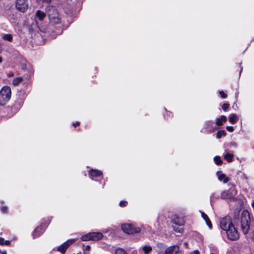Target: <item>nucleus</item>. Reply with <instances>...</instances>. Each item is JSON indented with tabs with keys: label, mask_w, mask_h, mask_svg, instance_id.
<instances>
[{
	"label": "nucleus",
	"mask_w": 254,
	"mask_h": 254,
	"mask_svg": "<svg viewBox=\"0 0 254 254\" xmlns=\"http://www.w3.org/2000/svg\"><path fill=\"white\" fill-rule=\"evenodd\" d=\"M75 241L74 239H70L68 240L67 241H66L65 243L60 246L58 248V251L61 252L63 254H64L66 250L67 249V248L71 245L72 243H73Z\"/></svg>",
	"instance_id": "9"
},
{
	"label": "nucleus",
	"mask_w": 254,
	"mask_h": 254,
	"mask_svg": "<svg viewBox=\"0 0 254 254\" xmlns=\"http://www.w3.org/2000/svg\"><path fill=\"white\" fill-rule=\"evenodd\" d=\"M15 7L18 10L24 12L28 9V3L26 0H16Z\"/></svg>",
	"instance_id": "8"
},
{
	"label": "nucleus",
	"mask_w": 254,
	"mask_h": 254,
	"mask_svg": "<svg viewBox=\"0 0 254 254\" xmlns=\"http://www.w3.org/2000/svg\"><path fill=\"white\" fill-rule=\"evenodd\" d=\"M237 121V117L236 115L232 114L230 115L229 117V121L232 124H235Z\"/></svg>",
	"instance_id": "24"
},
{
	"label": "nucleus",
	"mask_w": 254,
	"mask_h": 254,
	"mask_svg": "<svg viewBox=\"0 0 254 254\" xmlns=\"http://www.w3.org/2000/svg\"><path fill=\"white\" fill-rule=\"evenodd\" d=\"M10 244V242L8 240H6L4 241L3 245H5L6 246H8Z\"/></svg>",
	"instance_id": "36"
},
{
	"label": "nucleus",
	"mask_w": 254,
	"mask_h": 254,
	"mask_svg": "<svg viewBox=\"0 0 254 254\" xmlns=\"http://www.w3.org/2000/svg\"><path fill=\"white\" fill-rule=\"evenodd\" d=\"M172 221L174 223L179 226L183 225L184 224V220L183 219L177 216H175L172 219Z\"/></svg>",
	"instance_id": "15"
},
{
	"label": "nucleus",
	"mask_w": 254,
	"mask_h": 254,
	"mask_svg": "<svg viewBox=\"0 0 254 254\" xmlns=\"http://www.w3.org/2000/svg\"><path fill=\"white\" fill-rule=\"evenodd\" d=\"M233 225L232 220L229 217H224L220 220V227L225 232Z\"/></svg>",
	"instance_id": "6"
},
{
	"label": "nucleus",
	"mask_w": 254,
	"mask_h": 254,
	"mask_svg": "<svg viewBox=\"0 0 254 254\" xmlns=\"http://www.w3.org/2000/svg\"><path fill=\"white\" fill-rule=\"evenodd\" d=\"M46 12L51 22L59 24L61 22V18L57 10L53 6H48L46 7Z\"/></svg>",
	"instance_id": "2"
},
{
	"label": "nucleus",
	"mask_w": 254,
	"mask_h": 254,
	"mask_svg": "<svg viewBox=\"0 0 254 254\" xmlns=\"http://www.w3.org/2000/svg\"><path fill=\"white\" fill-rule=\"evenodd\" d=\"M218 179L220 181H223L224 183H227L230 181V178L226 177L224 174H223L222 172L218 171L217 173Z\"/></svg>",
	"instance_id": "11"
},
{
	"label": "nucleus",
	"mask_w": 254,
	"mask_h": 254,
	"mask_svg": "<svg viewBox=\"0 0 254 254\" xmlns=\"http://www.w3.org/2000/svg\"><path fill=\"white\" fill-rule=\"evenodd\" d=\"M4 240L3 238L0 237V245H3L4 243Z\"/></svg>",
	"instance_id": "37"
},
{
	"label": "nucleus",
	"mask_w": 254,
	"mask_h": 254,
	"mask_svg": "<svg viewBox=\"0 0 254 254\" xmlns=\"http://www.w3.org/2000/svg\"><path fill=\"white\" fill-rule=\"evenodd\" d=\"M23 80L22 77H18L15 78L12 81V84L14 86L18 85Z\"/></svg>",
	"instance_id": "19"
},
{
	"label": "nucleus",
	"mask_w": 254,
	"mask_h": 254,
	"mask_svg": "<svg viewBox=\"0 0 254 254\" xmlns=\"http://www.w3.org/2000/svg\"><path fill=\"white\" fill-rule=\"evenodd\" d=\"M1 254H6V252H3Z\"/></svg>",
	"instance_id": "42"
},
{
	"label": "nucleus",
	"mask_w": 254,
	"mask_h": 254,
	"mask_svg": "<svg viewBox=\"0 0 254 254\" xmlns=\"http://www.w3.org/2000/svg\"><path fill=\"white\" fill-rule=\"evenodd\" d=\"M123 231L128 234H133L139 233L140 229L139 227H135L130 224H124L122 225Z\"/></svg>",
	"instance_id": "5"
},
{
	"label": "nucleus",
	"mask_w": 254,
	"mask_h": 254,
	"mask_svg": "<svg viewBox=\"0 0 254 254\" xmlns=\"http://www.w3.org/2000/svg\"><path fill=\"white\" fill-rule=\"evenodd\" d=\"M213 124V123L211 121H208L206 123L205 125L206 126V128L209 129V127L211 126Z\"/></svg>",
	"instance_id": "32"
},
{
	"label": "nucleus",
	"mask_w": 254,
	"mask_h": 254,
	"mask_svg": "<svg viewBox=\"0 0 254 254\" xmlns=\"http://www.w3.org/2000/svg\"><path fill=\"white\" fill-rule=\"evenodd\" d=\"M237 194V191L235 186L231 185V187L228 190H224L221 193V198L225 199L235 200Z\"/></svg>",
	"instance_id": "4"
},
{
	"label": "nucleus",
	"mask_w": 254,
	"mask_h": 254,
	"mask_svg": "<svg viewBox=\"0 0 254 254\" xmlns=\"http://www.w3.org/2000/svg\"><path fill=\"white\" fill-rule=\"evenodd\" d=\"M115 254H127V252L122 248L117 249L116 251Z\"/></svg>",
	"instance_id": "28"
},
{
	"label": "nucleus",
	"mask_w": 254,
	"mask_h": 254,
	"mask_svg": "<svg viewBox=\"0 0 254 254\" xmlns=\"http://www.w3.org/2000/svg\"><path fill=\"white\" fill-rule=\"evenodd\" d=\"M226 121V117L225 116H222L220 118L217 119L216 124L218 126H221L222 125L223 122H225Z\"/></svg>",
	"instance_id": "18"
},
{
	"label": "nucleus",
	"mask_w": 254,
	"mask_h": 254,
	"mask_svg": "<svg viewBox=\"0 0 254 254\" xmlns=\"http://www.w3.org/2000/svg\"><path fill=\"white\" fill-rule=\"evenodd\" d=\"M91 234V240L92 241H98L101 239L103 236V234L100 232H92Z\"/></svg>",
	"instance_id": "13"
},
{
	"label": "nucleus",
	"mask_w": 254,
	"mask_h": 254,
	"mask_svg": "<svg viewBox=\"0 0 254 254\" xmlns=\"http://www.w3.org/2000/svg\"><path fill=\"white\" fill-rule=\"evenodd\" d=\"M214 161L217 165H219L222 164V160L221 159L220 157L219 156H216L214 157Z\"/></svg>",
	"instance_id": "26"
},
{
	"label": "nucleus",
	"mask_w": 254,
	"mask_h": 254,
	"mask_svg": "<svg viewBox=\"0 0 254 254\" xmlns=\"http://www.w3.org/2000/svg\"><path fill=\"white\" fill-rule=\"evenodd\" d=\"M180 251V248L177 245H173L167 248L164 254H177Z\"/></svg>",
	"instance_id": "10"
},
{
	"label": "nucleus",
	"mask_w": 254,
	"mask_h": 254,
	"mask_svg": "<svg viewBox=\"0 0 254 254\" xmlns=\"http://www.w3.org/2000/svg\"><path fill=\"white\" fill-rule=\"evenodd\" d=\"M200 212L201 213V217L205 220L207 225L208 226V227L210 229H212V224L211 223L210 219H209L208 217L207 216V215L205 213H204L203 212L200 211Z\"/></svg>",
	"instance_id": "14"
},
{
	"label": "nucleus",
	"mask_w": 254,
	"mask_h": 254,
	"mask_svg": "<svg viewBox=\"0 0 254 254\" xmlns=\"http://www.w3.org/2000/svg\"><path fill=\"white\" fill-rule=\"evenodd\" d=\"M219 94L221 97V98L225 99L227 97V95L226 93H225L223 91H219Z\"/></svg>",
	"instance_id": "30"
},
{
	"label": "nucleus",
	"mask_w": 254,
	"mask_h": 254,
	"mask_svg": "<svg viewBox=\"0 0 254 254\" xmlns=\"http://www.w3.org/2000/svg\"><path fill=\"white\" fill-rule=\"evenodd\" d=\"M234 155L230 153H227L224 156L225 159H226L228 162H230L233 160Z\"/></svg>",
	"instance_id": "20"
},
{
	"label": "nucleus",
	"mask_w": 254,
	"mask_h": 254,
	"mask_svg": "<svg viewBox=\"0 0 254 254\" xmlns=\"http://www.w3.org/2000/svg\"><path fill=\"white\" fill-rule=\"evenodd\" d=\"M252 206L254 207V201L252 203Z\"/></svg>",
	"instance_id": "43"
},
{
	"label": "nucleus",
	"mask_w": 254,
	"mask_h": 254,
	"mask_svg": "<svg viewBox=\"0 0 254 254\" xmlns=\"http://www.w3.org/2000/svg\"><path fill=\"white\" fill-rule=\"evenodd\" d=\"M91 247L89 245H87L83 248V254H90Z\"/></svg>",
	"instance_id": "27"
},
{
	"label": "nucleus",
	"mask_w": 254,
	"mask_h": 254,
	"mask_svg": "<svg viewBox=\"0 0 254 254\" xmlns=\"http://www.w3.org/2000/svg\"><path fill=\"white\" fill-rule=\"evenodd\" d=\"M152 250L151 246H143L142 247V250L145 254H148Z\"/></svg>",
	"instance_id": "21"
},
{
	"label": "nucleus",
	"mask_w": 254,
	"mask_h": 254,
	"mask_svg": "<svg viewBox=\"0 0 254 254\" xmlns=\"http://www.w3.org/2000/svg\"><path fill=\"white\" fill-rule=\"evenodd\" d=\"M44 231V229L41 226L37 227L35 228L34 231L33 232L32 235L33 238L38 237L41 235Z\"/></svg>",
	"instance_id": "12"
},
{
	"label": "nucleus",
	"mask_w": 254,
	"mask_h": 254,
	"mask_svg": "<svg viewBox=\"0 0 254 254\" xmlns=\"http://www.w3.org/2000/svg\"><path fill=\"white\" fill-rule=\"evenodd\" d=\"M228 238L232 241H236L239 238V234L234 225L226 231Z\"/></svg>",
	"instance_id": "7"
},
{
	"label": "nucleus",
	"mask_w": 254,
	"mask_h": 254,
	"mask_svg": "<svg viewBox=\"0 0 254 254\" xmlns=\"http://www.w3.org/2000/svg\"><path fill=\"white\" fill-rule=\"evenodd\" d=\"M80 124V123L78 122H77L75 123H73V126L74 127H76L77 126H78Z\"/></svg>",
	"instance_id": "38"
},
{
	"label": "nucleus",
	"mask_w": 254,
	"mask_h": 254,
	"mask_svg": "<svg viewBox=\"0 0 254 254\" xmlns=\"http://www.w3.org/2000/svg\"><path fill=\"white\" fill-rule=\"evenodd\" d=\"M9 76H13V73H11V74H9Z\"/></svg>",
	"instance_id": "39"
},
{
	"label": "nucleus",
	"mask_w": 254,
	"mask_h": 254,
	"mask_svg": "<svg viewBox=\"0 0 254 254\" xmlns=\"http://www.w3.org/2000/svg\"><path fill=\"white\" fill-rule=\"evenodd\" d=\"M81 239L83 241H90L91 240V234L90 233H89L86 235H83Z\"/></svg>",
	"instance_id": "22"
},
{
	"label": "nucleus",
	"mask_w": 254,
	"mask_h": 254,
	"mask_svg": "<svg viewBox=\"0 0 254 254\" xmlns=\"http://www.w3.org/2000/svg\"><path fill=\"white\" fill-rule=\"evenodd\" d=\"M226 128L227 130L230 132H233L234 130V127L232 126H228Z\"/></svg>",
	"instance_id": "33"
},
{
	"label": "nucleus",
	"mask_w": 254,
	"mask_h": 254,
	"mask_svg": "<svg viewBox=\"0 0 254 254\" xmlns=\"http://www.w3.org/2000/svg\"><path fill=\"white\" fill-rule=\"evenodd\" d=\"M11 89L7 86H3L0 90V105L3 106L11 97Z\"/></svg>",
	"instance_id": "3"
},
{
	"label": "nucleus",
	"mask_w": 254,
	"mask_h": 254,
	"mask_svg": "<svg viewBox=\"0 0 254 254\" xmlns=\"http://www.w3.org/2000/svg\"><path fill=\"white\" fill-rule=\"evenodd\" d=\"M252 236L251 237L252 239L254 241V226L252 228Z\"/></svg>",
	"instance_id": "35"
},
{
	"label": "nucleus",
	"mask_w": 254,
	"mask_h": 254,
	"mask_svg": "<svg viewBox=\"0 0 254 254\" xmlns=\"http://www.w3.org/2000/svg\"><path fill=\"white\" fill-rule=\"evenodd\" d=\"M251 221L249 212L244 210L241 214V227L244 234L246 235L248 233L250 230V223Z\"/></svg>",
	"instance_id": "1"
},
{
	"label": "nucleus",
	"mask_w": 254,
	"mask_h": 254,
	"mask_svg": "<svg viewBox=\"0 0 254 254\" xmlns=\"http://www.w3.org/2000/svg\"><path fill=\"white\" fill-rule=\"evenodd\" d=\"M214 254L212 253V254Z\"/></svg>",
	"instance_id": "44"
},
{
	"label": "nucleus",
	"mask_w": 254,
	"mask_h": 254,
	"mask_svg": "<svg viewBox=\"0 0 254 254\" xmlns=\"http://www.w3.org/2000/svg\"><path fill=\"white\" fill-rule=\"evenodd\" d=\"M127 202L126 201H121L120 202V205L121 207L126 206L127 204Z\"/></svg>",
	"instance_id": "31"
},
{
	"label": "nucleus",
	"mask_w": 254,
	"mask_h": 254,
	"mask_svg": "<svg viewBox=\"0 0 254 254\" xmlns=\"http://www.w3.org/2000/svg\"><path fill=\"white\" fill-rule=\"evenodd\" d=\"M230 106V105L229 104H224L222 106V109L224 110V111H226L229 107Z\"/></svg>",
	"instance_id": "29"
},
{
	"label": "nucleus",
	"mask_w": 254,
	"mask_h": 254,
	"mask_svg": "<svg viewBox=\"0 0 254 254\" xmlns=\"http://www.w3.org/2000/svg\"><path fill=\"white\" fill-rule=\"evenodd\" d=\"M7 211V206H3L1 208V211L2 213H6Z\"/></svg>",
	"instance_id": "34"
},
{
	"label": "nucleus",
	"mask_w": 254,
	"mask_h": 254,
	"mask_svg": "<svg viewBox=\"0 0 254 254\" xmlns=\"http://www.w3.org/2000/svg\"><path fill=\"white\" fill-rule=\"evenodd\" d=\"M2 62V58L0 57V63Z\"/></svg>",
	"instance_id": "41"
},
{
	"label": "nucleus",
	"mask_w": 254,
	"mask_h": 254,
	"mask_svg": "<svg viewBox=\"0 0 254 254\" xmlns=\"http://www.w3.org/2000/svg\"><path fill=\"white\" fill-rule=\"evenodd\" d=\"M46 17L45 12L40 10H38L36 12V17L39 20L42 21Z\"/></svg>",
	"instance_id": "16"
},
{
	"label": "nucleus",
	"mask_w": 254,
	"mask_h": 254,
	"mask_svg": "<svg viewBox=\"0 0 254 254\" xmlns=\"http://www.w3.org/2000/svg\"><path fill=\"white\" fill-rule=\"evenodd\" d=\"M195 254H199L198 251H195Z\"/></svg>",
	"instance_id": "40"
},
{
	"label": "nucleus",
	"mask_w": 254,
	"mask_h": 254,
	"mask_svg": "<svg viewBox=\"0 0 254 254\" xmlns=\"http://www.w3.org/2000/svg\"><path fill=\"white\" fill-rule=\"evenodd\" d=\"M2 38L6 41L11 42L12 40V36L11 34H6L2 36Z\"/></svg>",
	"instance_id": "25"
},
{
	"label": "nucleus",
	"mask_w": 254,
	"mask_h": 254,
	"mask_svg": "<svg viewBox=\"0 0 254 254\" xmlns=\"http://www.w3.org/2000/svg\"><path fill=\"white\" fill-rule=\"evenodd\" d=\"M226 135V133L224 130H219L216 134V137L217 138H220L222 136H224Z\"/></svg>",
	"instance_id": "23"
},
{
	"label": "nucleus",
	"mask_w": 254,
	"mask_h": 254,
	"mask_svg": "<svg viewBox=\"0 0 254 254\" xmlns=\"http://www.w3.org/2000/svg\"><path fill=\"white\" fill-rule=\"evenodd\" d=\"M89 175L92 177H99L102 175V172L98 170L91 169L89 171Z\"/></svg>",
	"instance_id": "17"
}]
</instances>
